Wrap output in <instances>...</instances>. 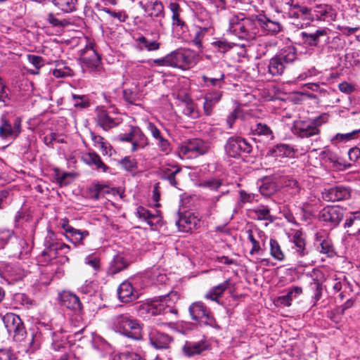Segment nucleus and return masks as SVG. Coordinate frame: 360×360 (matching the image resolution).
I'll list each match as a JSON object with an SVG mask.
<instances>
[{
  "instance_id": "obj_1",
  "label": "nucleus",
  "mask_w": 360,
  "mask_h": 360,
  "mask_svg": "<svg viewBox=\"0 0 360 360\" xmlns=\"http://www.w3.org/2000/svg\"><path fill=\"white\" fill-rule=\"evenodd\" d=\"M112 327L116 332L134 340H141L143 335V324L131 316L122 314L112 319Z\"/></svg>"
},
{
  "instance_id": "obj_2",
  "label": "nucleus",
  "mask_w": 360,
  "mask_h": 360,
  "mask_svg": "<svg viewBox=\"0 0 360 360\" xmlns=\"http://www.w3.org/2000/svg\"><path fill=\"white\" fill-rule=\"evenodd\" d=\"M229 30L238 38L246 40L254 39L258 32L257 22L249 18H245L243 13L230 18Z\"/></svg>"
},
{
  "instance_id": "obj_3",
  "label": "nucleus",
  "mask_w": 360,
  "mask_h": 360,
  "mask_svg": "<svg viewBox=\"0 0 360 360\" xmlns=\"http://www.w3.org/2000/svg\"><path fill=\"white\" fill-rule=\"evenodd\" d=\"M167 296L146 300L144 302H138L135 308L139 316L142 317L157 316L167 312L176 313V310L169 308L167 304Z\"/></svg>"
},
{
  "instance_id": "obj_4",
  "label": "nucleus",
  "mask_w": 360,
  "mask_h": 360,
  "mask_svg": "<svg viewBox=\"0 0 360 360\" xmlns=\"http://www.w3.org/2000/svg\"><path fill=\"white\" fill-rule=\"evenodd\" d=\"M297 59L296 49L288 46L282 49L278 54L271 58L267 66L268 72L272 76L282 75L288 64Z\"/></svg>"
},
{
  "instance_id": "obj_5",
  "label": "nucleus",
  "mask_w": 360,
  "mask_h": 360,
  "mask_svg": "<svg viewBox=\"0 0 360 360\" xmlns=\"http://www.w3.org/2000/svg\"><path fill=\"white\" fill-rule=\"evenodd\" d=\"M328 121L326 114L312 120L297 121L294 125V132L300 138H309L320 133V127Z\"/></svg>"
},
{
  "instance_id": "obj_6",
  "label": "nucleus",
  "mask_w": 360,
  "mask_h": 360,
  "mask_svg": "<svg viewBox=\"0 0 360 360\" xmlns=\"http://www.w3.org/2000/svg\"><path fill=\"white\" fill-rule=\"evenodd\" d=\"M210 150V144L200 139H189L179 150L182 158L192 159L205 155Z\"/></svg>"
},
{
  "instance_id": "obj_7",
  "label": "nucleus",
  "mask_w": 360,
  "mask_h": 360,
  "mask_svg": "<svg viewBox=\"0 0 360 360\" xmlns=\"http://www.w3.org/2000/svg\"><path fill=\"white\" fill-rule=\"evenodd\" d=\"M189 313L193 320L200 325L213 327L215 320L210 310L202 302H195L189 307Z\"/></svg>"
},
{
  "instance_id": "obj_8",
  "label": "nucleus",
  "mask_w": 360,
  "mask_h": 360,
  "mask_svg": "<svg viewBox=\"0 0 360 360\" xmlns=\"http://www.w3.org/2000/svg\"><path fill=\"white\" fill-rule=\"evenodd\" d=\"M251 145L240 136L230 137L225 145L226 153L231 158H238L242 153H250Z\"/></svg>"
},
{
  "instance_id": "obj_9",
  "label": "nucleus",
  "mask_w": 360,
  "mask_h": 360,
  "mask_svg": "<svg viewBox=\"0 0 360 360\" xmlns=\"http://www.w3.org/2000/svg\"><path fill=\"white\" fill-rule=\"evenodd\" d=\"M335 10L328 4H318L312 6L313 21L332 22L336 19Z\"/></svg>"
},
{
  "instance_id": "obj_10",
  "label": "nucleus",
  "mask_w": 360,
  "mask_h": 360,
  "mask_svg": "<svg viewBox=\"0 0 360 360\" xmlns=\"http://www.w3.org/2000/svg\"><path fill=\"white\" fill-rule=\"evenodd\" d=\"M0 136L3 139L9 137L16 138L21 131V120L19 117L15 118L13 124L6 120L5 115L1 118Z\"/></svg>"
},
{
  "instance_id": "obj_11",
  "label": "nucleus",
  "mask_w": 360,
  "mask_h": 360,
  "mask_svg": "<svg viewBox=\"0 0 360 360\" xmlns=\"http://www.w3.org/2000/svg\"><path fill=\"white\" fill-rule=\"evenodd\" d=\"M61 227L65 232V237L75 245H83V240L89 235L86 230L81 231L72 226L68 219H63Z\"/></svg>"
},
{
  "instance_id": "obj_12",
  "label": "nucleus",
  "mask_w": 360,
  "mask_h": 360,
  "mask_svg": "<svg viewBox=\"0 0 360 360\" xmlns=\"http://www.w3.org/2000/svg\"><path fill=\"white\" fill-rule=\"evenodd\" d=\"M343 217V210L339 206H326L319 213L320 219L333 226H338Z\"/></svg>"
},
{
  "instance_id": "obj_13",
  "label": "nucleus",
  "mask_w": 360,
  "mask_h": 360,
  "mask_svg": "<svg viewBox=\"0 0 360 360\" xmlns=\"http://www.w3.org/2000/svg\"><path fill=\"white\" fill-rule=\"evenodd\" d=\"M210 344L203 338L197 342L186 341L182 347L184 355L191 357L195 355H200L203 352L210 349Z\"/></svg>"
},
{
  "instance_id": "obj_14",
  "label": "nucleus",
  "mask_w": 360,
  "mask_h": 360,
  "mask_svg": "<svg viewBox=\"0 0 360 360\" xmlns=\"http://www.w3.org/2000/svg\"><path fill=\"white\" fill-rule=\"evenodd\" d=\"M351 195L350 189L343 186L331 187L323 193L325 200L335 202L348 199Z\"/></svg>"
},
{
  "instance_id": "obj_15",
  "label": "nucleus",
  "mask_w": 360,
  "mask_h": 360,
  "mask_svg": "<svg viewBox=\"0 0 360 360\" xmlns=\"http://www.w3.org/2000/svg\"><path fill=\"white\" fill-rule=\"evenodd\" d=\"M96 113L98 125L105 131H108L120 124V120L110 117L103 107L97 108Z\"/></svg>"
},
{
  "instance_id": "obj_16",
  "label": "nucleus",
  "mask_w": 360,
  "mask_h": 360,
  "mask_svg": "<svg viewBox=\"0 0 360 360\" xmlns=\"http://www.w3.org/2000/svg\"><path fill=\"white\" fill-rule=\"evenodd\" d=\"M140 7L151 18H164L165 8L162 3L158 0H150L143 4V1L139 3Z\"/></svg>"
},
{
  "instance_id": "obj_17",
  "label": "nucleus",
  "mask_w": 360,
  "mask_h": 360,
  "mask_svg": "<svg viewBox=\"0 0 360 360\" xmlns=\"http://www.w3.org/2000/svg\"><path fill=\"white\" fill-rule=\"evenodd\" d=\"M149 340L155 349H165L169 347L173 338L166 333L153 330L149 333Z\"/></svg>"
},
{
  "instance_id": "obj_18",
  "label": "nucleus",
  "mask_w": 360,
  "mask_h": 360,
  "mask_svg": "<svg viewBox=\"0 0 360 360\" xmlns=\"http://www.w3.org/2000/svg\"><path fill=\"white\" fill-rule=\"evenodd\" d=\"M290 241L294 244L292 249L297 257H304L309 254V250L306 248L305 238L301 231H296L291 236Z\"/></svg>"
},
{
  "instance_id": "obj_19",
  "label": "nucleus",
  "mask_w": 360,
  "mask_h": 360,
  "mask_svg": "<svg viewBox=\"0 0 360 360\" xmlns=\"http://www.w3.org/2000/svg\"><path fill=\"white\" fill-rule=\"evenodd\" d=\"M117 294L119 300L122 302H130L139 297L138 292L128 281H124L120 285Z\"/></svg>"
},
{
  "instance_id": "obj_20",
  "label": "nucleus",
  "mask_w": 360,
  "mask_h": 360,
  "mask_svg": "<svg viewBox=\"0 0 360 360\" xmlns=\"http://www.w3.org/2000/svg\"><path fill=\"white\" fill-rule=\"evenodd\" d=\"M0 276L6 280H18L21 278L20 270L14 264L0 261Z\"/></svg>"
},
{
  "instance_id": "obj_21",
  "label": "nucleus",
  "mask_w": 360,
  "mask_h": 360,
  "mask_svg": "<svg viewBox=\"0 0 360 360\" xmlns=\"http://www.w3.org/2000/svg\"><path fill=\"white\" fill-rule=\"evenodd\" d=\"M180 171L181 168L177 165L165 164L160 168L161 179L167 180L170 185L176 187L178 184L175 176Z\"/></svg>"
},
{
  "instance_id": "obj_22",
  "label": "nucleus",
  "mask_w": 360,
  "mask_h": 360,
  "mask_svg": "<svg viewBox=\"0 0 360 360\" xmlns=\"http://www.w3.org/2000/svg\"><path fill=\"white\" fill-rule=\"evenodd\" d=\"M82 160L86 165L95 167L103 172H107L108 167L102 161L101 157L94 151L84 153L82 155Z\"/></svg>"
},
{
  "instance_id": "obj_23",
  "label": "nucleus",
  "mask_w": 360,
  "mask_h": 360,
  "mask_svg": "<svg viewBox=\"0 0 360 360\" xmlns=\"http://www.w3.org/2000/svg\"><path fill=\"white\" fill-rule=\"evenodd\" d=\"M89 55H84L82 58L84 65L89 68L91 71L99 72L102 70L101 58L98 54L94 50L89 49L86 51Z\"/></svg>"
},
{
  "instance_id": "obj_24",
  "label": "nucleus",
  "mask_w": 360,
  "mask_h": 360,
  "mask_svg": "<svg viewBox=\"0 0 360 360\" xmlns=\"http://www.w3.org/2000/svg\"><path fill=\"white\" fill-rule=\"evenodd\" d=\"M62 304L64 307L75 311H81L82 307L79 298L75 294L64 292L60 295Z\"/></svg>"
},
{
  "instance_id": "obj_25",
  "label": "nucleus",
  "mask_w": 360,
  "mask_h": 360,
  "mask_svg": "<svg viewBox=\"0 0 360 360\" xmlns=\"http://www.w3.org/2000/svg\"><path fill=\"white\" fill-rule=\"evenodd\" d=\"M329 32L330 30L328 28L322 27L318 29L314 33L302 32L301 36L304 43L311 46H316L320 41V37L328 35Z\"/></svg>"
},
{
  "instance_id": "obj_26",
  "label": "nucleus",
  "mask_w": 360,
  "mask_h": 360,
  "mask_svg": "<svg viewBox=\"0 0 360 360\" xmlns=\"http://www.w3.org/2000/svg\"><path fill=\"white\" fill-rule=\"evenodd\" d=\"M230 285L231 281L226 279L224 282L211 288L205 294V298L219 303V299L222 296L224 291L228 289Z\"/></svg>"
},
{
  "instance_id": "obj_27",
  "label": "nucleus",
  "mask_w": 360,
  "mask_h": 360,
  "mask_svg": "<svg viewBox=\"0 0 360 360\" xmlns=\"http://www.w3.org/2000/svg\"><path fill=\"white\" fill-rule=\"evenodd\" d=\"M70 250L69 245L62 243L56 242L49 245L42 252V255L48 257L49 259L51 260L57 257L59 252L67 253Z\"/></svg>"
},
{
  "instance_id": "obj_28",
  "label": "nucleus",
  "mask_w": 360,
  "mask_h": 360,
  "mask_svg": "<svg viewBox=\"0 0 360 360\" xmlns=\"http://www.w3.org/2000/svg\"><path fill=\"white\" fill-rule=\"evenodd\" d=\"M136 215L140 219L145 221L150 226L155 225L160 221L158 211H155V213L153 214L142 206L137 207Z\"/></svg>"
},
{
  "instance_id": "obj_29",
  "label": "nucleus",
  "mask_w": 360,
  "mask_h": 360,
  "mask_svg": "<svg viewBox=\"0 0 360 360\" xmlns=\"http://www.w3.org/2000/svg\"><path fill=\"white\" fill-rule=\"evenodd\" d=\"M133 134L132 152L143 149L148 144V138L139 128L133 127Z\"/></svg>"
},
{
  "instance_id": "obj_30",
  "label": "nucleus",
  "mask_w": 360,
  "mask_h": 360,
  "mask_svg": "<svg viewBox=\"0 0 360 360\" xmlns=\"http://www.w3.org/2000/svg\"><path fill=\"white\" fill-rule=\"evenodd\" d=\"M179 106L185 115L192 119H196L199 117V112L195 103L187 95H185V98L179 104Z\"/></svg>"
},
{
  "instance_id": "obj_31",
  "label": "nucleus",
  "mask_w": 360,
  "mask_h": 360,
  "mask_svg": "<svg viewBox=\"0 0 360 360\" xmlns=\"http://www.w3.org/2000/svg\"><path fill=\"white\" fill-rule=\"evenodd\" d=\"M257 23L268 33L276 34L281 30V25L278 22L271 20L264 15L258 18Z\"/></svg>"
},
{
  "instance_id": "obj_32",
  "label": "nucleus",
  "mask_w": 360,
  "mask_h": 360,
  "mask_svg": "<svg viewBox=\"0 0 360 360\" xmlns=\"http://www.w3.org/2000/svg\"><path fill=\"white\" fill-rule=\"evenodd\" d=\"M2 321L9 333L23 323L20 316L13 313H6L2 317Z\"/></svg>"
},
{
  "instance_id": "obj_33",
  "label": "nucleus",
  "mask_w": 360,
  "mask_h": 360,
  "mask_svg": "<svg viewBox=\"0 0 360 360\" xmlns=\"http://www.w3.org/2000/svg\"><path fill=\"white\" fill-rule=\"evenodd\" d=\"M169 8L172 13V25L180 27L183 30L184 28H186V25L180 18V13L181 9L180 6L176 2H170L169 5Z\"/></svg>"
},
{
  "instance_id": "obj_34",
  "label": "nucleus",
  "mask_w": 360,
  "mask_h": 360,
  "mask_svg": "<svg viewBox=\"0 0 360 360\" xmlns=\"http://www.w3.org/2000/svg\"><path fill=\"white\" fill-rule=\"evenodd\" d=\"M249 214L255 219L271 221L270 209L266 205H260L257 208L250 210Z\"/></svg>"
},
{
  "instance_id": "obj_35",
  "label": "nucleus",
  "mask_w": 360,
  "mask_h": 360,
  "mask_svg": "<svg viewBox=\"0 0 360 360\" xmlns=\"http://www.w3.org/2000/svg\"><path fill=\"white\" fill-rule=\"evenodd\" d=\"M178 68L186 69L195 63L192 53L186 51H177Z\"/></svg>"
},
{
  "instance_id": "obj_36",
  "label": "nucleus",
  "mask_w": 360,
  "mask_h": 360,
  "mask_svg": "<svg viewBox=\"0 0 360 360\" xmlns=\"http://www.w3.org/2000/svg\"><path fill=\"white\" fill-rule=\"evenodd\" d=\"M52 2L59 10L69 13L76 11L77 0H52Z\"/></svg>"
},
{
  "instance_id": "obj_37",
  "label": "nucleus",
  "mask_w": 360,
  "mask_h": 360,
  "mask_svg": "<svg viewBox=\"0 0 360 360\" xmlns=\"http://www.w3.org/2000/svg\"><path fill=\"white\" fill-rule=\"evenodd\" d=\"M271 152L274 156L280 158L291 157L294 154L293 148L290 146L284 143L275 146Z\"/></svg>"
},
{
  "instance_id": "obj_38",
  "label": "nucleus",
  "mask_w": 360,
  "mask_h": 360,
  "mask_svg": "<svg viewBox=\"0 0 360 360\" xmlns=\"http://www.w3.org/2000/svg\"><path fill=\"white\" fill-rule=\"evenodd\" d=\"M252 134L258 136H264L270 139H274L273 131L270 127L262 122H258L251 126Z\"/></svg>"
},
{
  "instance_id": "obj_39",
  "label": "nucleus",
  "mask_w": 360,
  "mask_h": 360,
  "mask_svg": "<svg viewBox=\"0 0 360 360\" xmlns=\"http://www.w3.org/2000/svg\"><path fill=\"white\" fill-rule=\"evenodd\" d=\"M277 186L270 179H262L259 185L260 193L264 196H269L276 191Z\"/></svg>"
},
{
  "instance_id": "obj_40",
  "label": "nucleus",
  "mask_w": 360,
  "mask_h": 360,
  "mask_svg": "<svg viewBox=\"0 0 360 360\" xmlns=\"http://www.w3.org/2000/svg\"><path fill=\"white\" fill-rule=\"evenodd\" d=\"M360 136V129L353 130L346 134H336L330 140L333 144H338L341 142H347Z\"/></svg>"
},
{
  "instance_id": "obj_41",
  "label": "nucleus",
  "mask_w": 360,
  "mask_h": 360,
  "mask_svg": "<svg viewBox=\"0 0 360 360\" xmlns=\"http://www.w3.org/2000/svg\"><path fill=\"white\" fill-rule=\"evenodd\" d=\"M269 245H270L271 256L274 259H275L279 262L284 261L285 259V253L283 252V251L282 250L280 244L278 243V242L274 238H271L270 241H269Z\"/></svg>"
},
{
  "instance_id": "obj_42",
  "label": "nucleus",
  "mask_w": 360,
  "mask_h": 360,
  "mask_svg": "<svg viewBox=\"0 0 360 360\" xmlns=\"http://www.w3.org/2000/svg\"><path fill=\"white\" fill-rule=\"evenodd\" d=\"M224 74L222 72H220L215 77H207L206 75H202V79L205 82V85L207 86H217L219 88H221L224 84Z\"/></svg>"
},
{
  "instance_id": "obj_43",
  "label": "nucleus",
  "mask_w": 360,
  "mask_h": 360,
  "mask_svg": "<svg viewBox=\"0 0 360 360\" xmlns=\"http://www.w3.org/2000/svg\"><path fill=\"white\" fill-rule=\"evenodd\" d=\"M176 224L179 227H182L184 231H189L195 227L196 220L195 218L191 215L184 216L180 217L176 221Z\"/></svg>"
},
{
  "instance_id": "obj_44",
  "label": "nucleus",
  "mask_w": 360,
  "mask_h": 360,
  "mask_svg": "<svg viewBox=\"0 0 360 360\" xmlns=\"http://www.w3.org/2000/svg\"><path fill=\"white\" fill-rule=\"evenodd\" d=\"M223 185L222 179L219 178H210L202 180L200 183V186L207 188L210 191H217Z\"/></svg>"
},
{
  "instance_id": "obj_45",
  "label": "nucleus",
  "mask_w": 360,
  "mask_h": 360,
  "mask_svg": "<svg viewBox=\"0 0 360 360\" xmlns=\"http://www.w3.org/2000/svg\"><path fill=\"white\" fill-rule=\"evenodd\" d=\"M325 153V158L327 162L331 164L332 167L338 170L343 169L345 167V165L337 155L330 151H327Z\"/></svg>"
},
{
  "instance_id": "obj_46",
  "label": "nucleus",
  "mask_w": 360,
  "mask_h": 360,
  "mask_svg": "<svg viewBox=\"0 0 360 360\" xmlns=\"http://www.w3.org/2000/svg\"><path fill=\"white\" fill-rule=\"evenodd\" d=\"M127 266V262L122 255H116L110 264V269L113 274H116Z\"/></svg>"
},
{
  "instance_id": "obj_47",
  "label": "nucleus",
  "mask_w": 360,
  "mask_h": 360,
  "mask_svg": "<svg viewBox=\"0 0 360 360\" xmlns=\"http://www.w3.org/2000/svg\"><path fill=\"white\" fill-rule=\"evenodd\" d=\"M310 287L314 290L313 298L314 300V302H316L321 299L322 295V281L318 278H313V281L311 283Z\"/></svg>"
},
{
  "instance_id": "obj_48",
  "label": "nucleus",
  "mask_w": 360,
  "mask_h": 360,
  "mask_svg": "<svg viewBox=\"0 0 360 360\" xmlns=\"http://www.w3.org/2000/svg\"><path fill=\"white\" fill-rule=\"evenodd\" d=\"M248 238L252 244V248L250 250V255H255L259 253L261 250V246L259 242L256 239L255 236L253 234V231L251 229H248L247 231Z\"/></svg>"
},
{
  "instance_id": "obj_49",
  "label": "nucleus",
  "mask_w": 360,
  "mask_h": 360,
  "mask_svg": "<svg viewBox=\"0 0 360 360\" xmlns=\"http://www.w3.org/2000/svg\"><path fill=\"white\" fill-rule=\"evenodd\" d=\"M284 187L291 195H295L300 193V188L296 180L290 179L285 181Z\"/></svg>"
},
{
  "instance_id": "obj_50",
  "label": "nucleus",
  "mask_w": 360,
  "mask_h": 360,
  "mask_svg": "<svg viewBox=\"0 0 360 360\" xmlns=\"http://www.w3.org/2000/svg\"><path fill=\"white\" fill-rule=\"evenodd\" d=\"M295 7L297 9V16H303V18L313 21L312 6L307 7L305 6L296 5Z\"/></svg>"
},
{
  "instance_id": "obj_51",
  "label": "nucleus",
  "mask_w": 360,
  "mask_h": 360,
  "mask_svg": "<svg viewBox=\"0 0 360 360\" xmlns=\"http://www.w3.org/2000/svg\"><path fill=\"white\" fill-rule=\"evenodd\" d=\"M211 44L214 49L221 53H225L232 48L231 44L224 39L216 40Z\"/></svg>"
},
{
  "instance_id": "obj_52",
  "label": "nucleus",
  "mask_w": 360,
  "mask_h": 360,
  "mask_svg": "<svg viewBox=\"0 0 360 360\" xmlns=\"http://www.w3.org/2000/svg\"><path fill=\"white\" fill-rule=\"evenodd\" d=\"M113 360H145L139 354L134 352H123L114 356Z\"/></svg>"
},
{
  "instance_id": "obj_53",
  "label": "nucleus",
  "mask_w": 360,
  "mask_h": 360,
  "mask_svg": "<svg viewBox=\"0 0 360 360\" xmlns=\"http://www.w3.org/2000/svg\"><path fill=\"white\" fill-rule=\"evenodd\" d=\"M208 28L200 27L199 30L196 32L195 37L192 40V43L199 49L202 48V39L205 36V34L207 32Z\"/></svg>"
},
{
  "instance_id": "obj_54",
  "label": "nucleus",
  "mask_w": 360,
  "mask_h": 360,
  "mask_svg": "<svg viewBox=\"0 0 360 360\" xmlns=\"http://www.w3.org/2000/svg\"><path fill=\"white\" fill-rule=\"evenodd\" d=\"M139 41L142 44L148 51H156L160 48V44L156 41H149L145 37L139 38Z\"/></svg>"
},
{
  "instance_id": "obj_55",
  "label": "nucleus",
  "mask_w": 360,
  "mask_h": 360,
  "mask_svg": "<svg viewBox=\"0 0 360 360\" xmlns=\"http://www.w3.org/2000/svg\"><path fill=\"white\" fill-rule=\"evenodd\" d=\"M11 333L13 334L14 340L19 342L23 341L27 335L23 323L12 330Z\"/></svg>"
},
{
  "instance_id": "obj_56",
  "label": "nucleus",
  "mask_w": 360,
  "mask_h": 360,
  "mask_svg": "<svg viewBox=\"0 0 360 360\" xmlns=\"http://www.w3.org/2000/svg\"><path fill=\"white\" fill-rule=\"evenodd\" d=\"M222 92L220 91H209L205 95L204 100L208 101L210 103L216 105L221 99Z\"/></svg>"
},
{
  "instance_id": "obj_57",
  "label": "nucleus",
  "mask_w": 360,
  "mask_h": 360,
  "mask_svg": "<svg viewBox=\"0 0 360 360\" xmlns=\"http://www.w3.org/2000/svg\"><path fill=\"white\" fill-rule=\"evenodd\" d=\"M27 58L29 63L37 70H39L44 65V59L41 56L28 54Z\"/></svg>"
},
{
  "instance_id": "obj_58",
  "label": "nucleus",
  "mask_w": 360,
  "mask_h": 360,
  "mask_svg": "<svg viewBox=\"0 0 360 360\" xmlns=\"http://www.w3.org/2000/svg\"><path fill=\"white\" fill-rule=\"evenodd\" d=\"M74 105L77 108H84L89 105V103L85 96L72 95Z\"/></svg>"
},
{
  "instance_id": "obj_59",
  "label": "nucleus",
  "mask_w": 360,
  "mask_h": 360,
  "mask_svg": "<svg viewBox=\"0 0 360 360\" xmlns=\"http://www.w3.org/2000/svg\"><path fill=\"white\" fill-rule=\"evenodd\" d=\"M239 195H240V201L243 203H246V202L252 203L254 202H257V195H256V194L249 193L245 191H240L239 192Z\"/></svg>"
},
{
  "instance_id": "obj_60",
  "label": "nucleus",
  "mask_w": 360,
  "mask_h": 360,
  "mask_svg": "<svg viewBox=\"0 0 360 360\" xmlns=\"http://www.w3.org/2000/svg\"><path fill=\"white\" fill-rule=\"evenodd\" d=\"M320 252L324 254H327L328 256H331L333 254V248L331 241L328 239L323 240L321 243Z\"/></svg>"
},
{
  "instance_id": "obj_61",
  "label": "nucleus",
  "mask_w": 360,
  "mask_h": 360,
  "mask_svg": "<svg viewBox=\"0 0 360 360\" xmlns=\"http://www.w3.org/2000/svg\"><path fill=\"white\" fill-rule=\"evenodd\" d=\"M47 20L53 26L56 27H65L69 24L66 20H59L53 13H49L47 16Z\"/></svg>"
},
{
  "instance_id": "obj_62",
  "label": "nucleus",
  "mask_w": 360,
  "mask_h": 360,
  "mask_svg": "<svg viewBox=\"0 0 360 360\" xmlns=\"http://www.w3.org/2000/svg\"><path fill=\"white\" fill-rule=\"evenodd\" d=\"M13 232L8 229L0 230V249L4 248L11 238Z\"/></svg>"
},
{
  "instance_id": "obj_63",
  "label": "nucleus",
  "mask_w": 360,
  "mask_h": 360,
  "mask_svg": "<svg viewBox=\"0 0 360 360\" xmlns=\"http://www.w3.org/2000/svg\"><path fill=\"white\" fill-rule=\"evenodd\" d=\"M123 96L124 100L130 104L136 105V101L139 100L137 95L130 89L124 90Z\"/></svg>"
},
{
  "instance_id": "obj_64",
  "label": "nucleus",
  "mask_w": 360,
  "mask_h": 360,
  "mask_svg": "<svg viewBox=\"0 0 360 360\" xmlns=\"http://www.w3.org/2000/svg\"><path fill=\"white\" fill-rule=\"evenodd\" d=\"M9 101L10 98L6 92V86H1L0 88V107L8 105Z\"/></svg>"
}]
</instances>
